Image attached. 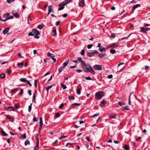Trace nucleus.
I'll list each match as a JSON object with an SVG mask.
<instances>
[{"label":"nucleus","instance_id":"obj_1","mask_svg":"<svg viewBox=\"0 0 150 150\" xmlns=\"http://www.w3.org/2000/svg\"><path fill=\"white\" fill-rule=\"evenodd\" d=\"M77 61H79L82 64V67L83 68V71L86 72H90L93 74H96L95 72L89 63L86 64L85 62L83 61L81 57L78 58Z\"/></svg>","mask_w":150,"mask_h":150},{"label":"nucleus","instance_id":"obj_2","mask_svg":"<svg viewBox=\"0 0 150 150\" xmlns=\"http://www.w3.org/2000/svg\"><path fill=\"white\" fill-rule=\"evenodd\" d=\"M104 93L102 91H99L96 93L95 94V98L98 100L100 99L104 95Z\"/></svg>","mask_w":150,"mask_h":150},{"label":"nucleus","instance_id":"obj_3","mask_svg":"<svg viewBox=\"0 0 150 150\" xmlns=\"http://www.w3.org/2000/svg\"><path fill=\"white\" fill-rule=\"evenodd\" d=\"M93 68L95 70H101L103 68L102 66L98 64L95 65L93 66Z\"/></svg>","mask_w":150,"mask_h":150},{"label":"nucleus","instance_id":"obj_4","mask_svg":"<svg viewBox=\"0 0 150 150\" xmlns=\"http://www.w3.org/2000/svg\"><path fill=\"white\" fill-rule=\"evenodd\" d=\"M72 0H65L62 3H61L59 5V6H61L62 5H64L67 4L70 2Z\"/></svg>","mask_w":150,"mask_h":150},{"label":"nucleus","instance_id":"obj_5","mask_svg":"<svg viewBox=\"0 0 150 150\" xmlns=\"http://www.w3.org/2000/svg\"><path fill=\"white\" fill-rule=\"evenodd\" d=\"M149 30H150V28H145L143 27L141 28V31L142 32L146 33Z\"/></svg>","mask_w":150,"mask_h":150},{"label":"nucleus","instance_id":"obj_6","mask_svg":"<svg viewBox=\"0 0 150 150\" xmlns=\"http://www.w3.org/2000/svg\"><path fill=\"white\" fill-rule=\"evenodd\" d=\"M5 109L6 110H8L9 111H14L15 110V109L12 106H9L6 107L5 108Z\"/></svg>","mask_w":150,"mask_h":150},{"label":"nucleus","instance_id":"obj_7","mask_svg":"<svg viewBox=\"0 0 150 150\" xmlns=\"http://www.w3.org/2000/svg\"><path fill=\"white\" fill-rule=\"evenodd\" d=\"M119 46V45L118 43H115L111 44L109 46V47L113 48L115 47H118Z\"/></svg>","mask_w":150,"mask_h":150},{"label":"nucleus","instance_id":"obj_8","mask_svg":"<svg viewBox=\"0 0 150 150\" xmlns=\"http://www.w3.org/2000/svg\"><path fill=\"white\" fill-rule=\"evenodd\" d=\"M32 33L34 34L40 35V33L38 30L35 29L34 28L32 30Z\"/></svg>","mask_w":150,"mask_h":150},{"label":"nucleus","instance_id":"obj_9","mask_svg":"<svg viewBox=\"0 0 150 150\" xmlns=\"http://www.w3.org/2000/svg\"><path fill=\"white\" fill-rule=\"evenodd\" d=\"M12 13L13 15L17 18H19L20 17L18 13L15 11H13L12 12Z\"/></svg>","mask_w":150,"mask_h":150},{"label":"nucleus","instance_id":"obj_10","mask_svg":"<svg viewBox=\"0 0 150 150\" xmlns=\"http://www.w3.org/2000/svg\"><path fill=\"white\" fill-rule=\"evenodd\" d=\"M106 104V101L105 100H103L100 104V106L101 108L103 107Z\"/></svg>","mask_w":150,"mask_h":150},{"label":"nucleus","instance_id":"obj_11","mask_svg":"<svg viewBox=\"0 0 150 150\" xmlns=\"http://www.w3.org/2000/svg\"><path fill=\"white\" fill-rule=\"evenodd\" d=\"M10 28L9 27L6 28L3 31V33L4 35H5L8 32Z\"/></svg>","mask_w":150,"mask_h":150},{"label":"nucleus","instance_id":"obj_12","mask_svg":"<svg viewBox=\"0 0 150 150\" xmlns=\"http://www.w3.org/2000/svg\"><path fill=\"white\" fill-rule=\"evenodd\" d=\"M117 117V115L116 114H110L109 116V117L111 119L116 118Z\"/></svg>","mask_w":150,"mask_h":150},{"label":"nucleus","instance_id":"obj_13","mask_svg":"<svg viewBox=\"0 0 150 150\" xmlns=\"http://www.w3.org/2000/svg\"><path fill=\"white\" fill-rule=\"evenodd\" d=\"M51 35L53 36H55L57 35V32L56 29H54L52 30L51 32Z\"/></svg>","mask_w":150,"mask_h":150},{"label":"nucleus","instance_id":"obj_14","mask_svg":"<svg viewBox=\"0 0 150 150\" xmlns=\"http://www.w3.org/2000/svg\"><path fill=\"white\" fill-rule=\"evenodd\" d=\"M140 6V4H137L135 5H134L132 8V11H133L135 9L139 7Z\"/></svg>","mask_w":150,"mask_h":150},{"label":"nucleus","instance_id":"obj_15","mask_svg":"<svg viewBox=\"0 0 150 150\" xmlns=\"http://www.w3.org/2000/svg\"><path fill=\"white\" fill-rule=\"evenodd\" d=\"M87 55L89 57H91L94 56L93 54V52L92 53L90 52H87Z\"/></svg>","mask_w":150,"mask_h":150},{"label":"nucleus","instance_id":"obj_16","mask_svg":"<svg viewBox=\"0 0 150 150\" xmlns=\"http://www.w3.org/2000/svg\"><path fill=\"white\" fill-rule=\"evenodd\" d=\"M69 59H67L65 61V62L63 64V67H64V68L65 67H66L67 66L68 63L69 62Z\"/></svg>","mask_w":150,"mask_h":150},{"label":"nucleus","instance_id":"obj_17","mask_svg":"<svg viewBox=\"0 0 150 150\" xmlns=\"http://www.w3.org/2000/svg\"><path fill=\"white\" fill-rule=\"evenodd\" d=\"M39 149V143L38 140L36 143V145L34 148V150H38Z\"/></svg>","mask_w":150,"mask_h":150},{"label":"nucleus","instance_id":"obj_18","mask_svg":"<svg viewBox=\"0 0 150 150\" xmlns=\"http://www.w3.org/2000/svg\"><path fill=\"white\" fill-rule=\"evenodd\" d=\"M84 0H81V2H80L79 3V6L81 7H83L84 4Z\"/></svg>","mask_w":150,"mask_h":150},{"label":"nucleus","instance_id":"obj_19","mask_svg":"<svg viewBox=\"0 0 150 150\" xmlns=\"http://www.w3.org/2000/svg\"><path fill=\"white\" fill-rule=\"evenodd\" d=\"M44 26V24H42L39 25L38 26V29L41 30V29H42V28H43Z\"/></svg>","mask_w":150,"mask_h":150},{"label":"nucleus","instance_id":"obj_20","mask_svg":"<svg viewBox=\"0 0 150 150\" xmlns=\"http://www.w3.org/2000/svg\"><path fill=\"white\" fill-rule=\"evenodd\" d=\"M6 117H7L8 118V119H10V121L11 122H13L14 120V119H13V118H11V117H10L9 115H6Z\"/></svg>","mask_w":150,"mask_h":150},{"label":"nucleus","instance_id":"obj_21","mask_svg":"<svg viewBox=\"0 0 150 150\" xmlns=\"http://www.w3.org/2000/svg\"><path fill=\"white\" fill-rule=\"evenodd\" d=\"M129 110V108L128 106H127L124 107H123L122 109V110Z\"/></svg>","mask_w":150,"mask_h":150},{"label":"nucleus","instance_id":"obj_22","mask_svg":"<svg viewBox=\"0 0 150 150\" xmlns=\"http://www.w3.org/2000/svg\"><path fill=\"white\" fill-rule=\"evenodd\" d=\"M118 104L122 106L123 105H125V103L124 101H119L118 102Z\"/></svg>","mask_w":150,"mask_h":150},{"label":"nucleus","instance_id":"obj_23","mask_svg":"<svg viewBox=\"0 0 150 150\" xmlns=\"http://www.w3.org/2000/svg\"><path fill=\"white\" fill-rule=\"evenodd\" d=\"M99 50L101 52H102L103 51H105V48L103 47L102 46L101 47L99 48Z\"/></svg>","mask_w":150,"mask_h":150},{"label":"nucleus","instance_id":"obj_24","mask_svg":"<svg viewBox=\"0 0 150 150\" xmlns=\"http://www.w3.org/2000/svg\"><path fill=\"white\" fill-rule=\"evenodd\" d=\"M52 86H53V85L49 86H48L46 88V90L47 93L48 92L49 89L51 88L52 87Z\"/></svg>","mask_w":150,"mask_h":150},{"label":"nucleus","instance_id":"obj_25","mask_svg":"<svg viewBox=\"0 0 150 150\" xmlns=\"http://www.w3.org/2000/svg\"><path fill=\"white\" fill-rule=\"evenodd\" d=\"M64 69V68L63 67H60L58 70L59 73V74L61 72H62Z\"/></svg>","mask_w":150,"mask_h":150},{"label":"nucleus","instance_id":"obj_26","mask_svg":"<svg viewBox=\"0 0 150 150\" xmlns=\"http://www.w3.org/2000/svg\"><path fill=\"white\" fill-rule=\"evenodd\" d=\"M40 125L41 127H42V117L40 118Z\"/></svg>","mask_w":150,"mask_h":150},{"label":"nucleus","instance_id":"obj_27","mask_svg":"<svg viewBox=\"0 0 150 150\" xmlns=\"http://www.w3.org/2000/svg\"><path fill=\"white\" fill-rule=\"evenodd\" d=\"M23 63H21L18 64L17 65V66L19 68H21L23 67Z\"/></svg>","mask_w":150,"mask_h":150},{"label":"nucleus","instance_id":"obj_28","mask_svg":"<svg viewBox=\"0 0 150 150\" xmlns=\"http://www.w3.org/2000/svg\"><path fill=\"white\" fill-rule=\"evenodd\" d=\"M19 80L20 81H21V82H27L28 81L25 78H22L20 79H19Z\"/></svg>","mask_w":150,"mask_h":150},{"label":"nucleus","instance_id":"obj_29","mask_svg":"<svg viewBox=\"0 0 150 150\" xmlns=\"http://www.w3.org/2000/svg\"><path fill=\"white\" fill-rule=\"evenodd\" d=\"M48 11L50 12H51L52 11V6L50 5L48 6Z\"/></svg>","mask_w":150,"mask_h":150},{"label":"nucleus","instance_id":"obj_30","mask_svg":"<svg viewBox=\"0 0 150 150\" xmlns=\"http://www.w3.org/2000/svg\"><path fill=\"white\" fill-rule=\"evenodd\" d=\"M64 5H62L61 6H59V8L58 9V11H61L64 8Z\"/></svg>","mask_w":150,"mask_h":150},{"label":"nucleus","instance_id":"obj_31","mask_svg":"<svg viewBox=\"0 0 150 150\" xmlns=\"http://www.w3.org/2000/svg\"><path fill=\"white\" fill-rule=\"evenodd\" d=\"M1 133L3 136H6L7 135V134L6 133L3 129H2Z\"/></svg>","mask_w":150,"mask_h":150},{"label":"nucleus","instance_id":"obj_32","mask_svg":"<svg viewBox=\"0 0 150 150\" xmlns=\"http://www.w3.org/2000/svg\"><path fill=\"white\" fill-rule=\"evenodd\" d=\"M32 104L31 103L30 105L28 106V111L29 112H30L31 111L32 109Z\"/></svg>","mask_w":150,"mask_h":150},{"label":"nucleus","instance_id":"obj_33","mask_svg":"<svg viewBox=\"0 0 150 150\" xmlns=\"http://www.w3.org/2000/svg\"><path fill=\"white\" fill-rule=\"evenodd\" d=\"M31 19L30 16H29L28 17V23L30 24V21H31Z\"/></svg>","mask_w":150,"mask_h":150},{"label":"nucleus","instance_id":"obj_34","mask_svg":"<svg viewBox=\"0 0 150 150\" xmlns=\"http://www.w3.org/2000/svg\"><path fill=\"white\" fill-rule=\"evenodd\" d=\"M124 148L125 149L128 150L129 149V146L127 145H125L124 146Z\"/></svg>","mask_w":150,"mask_h":150},{"label":"nucleus","instance_id":"obj_35","mask_svg":"<svg viewBox=\"0 0 150 150\" xmlns=\"http://www.w3.org/2000/svg\"><path fill=\"white\" fill-rule=\"evenodd\" d=\"M116 52V51L114 49H111L110 50V53L112 54H115Z\"/></svg>","mask_w":150,"mask_h":150},{"label":"nucleus","instance_id":"obj_36","mask_svg":"<svg viewBox=\"0 0 150 150\" xmlns=\"http://www.w3.org/2000/svg\"><path fill=\"white\" fill-rule=\"evenodd\" d=\"M0 77L3 79H4L5 77V75L4 73L1 74H0Z\"/></svg>","mask_w":150,"mask_h":150},{"label":"nucleus","instance_id":"obj_37","mask_svg":"<svg viewBox=\"0 0 150 150\" xmlns=\"http://www.w3.org/2000/svg\"><path fill=\"white\" fill-rule=\"evenodd\" d=\"M60 115H59V113H57L55 114V115L54 116L55 118H57V117H60Z\"/></svg>","mask_w":150,"mask_h":150},{"label":"nucleus","instance_id":"obj_38","mask_svg":"<svg viewBox=\"0 0 150 150\" xmlns=\"http://www.w3.org/2000/svg\"><path fill=\"white\" fill-rule=\"evenodd\" d=\"M18 90V88H15L12 89L11 90V92H16Z\"/></svg>","mask_w":150,"mask_h":150},{"label":"nucleus","instance_id":"obj_39","mask_svg":"<svg viewBox=\"0 0 150 150\" xmlns=\"http://www.w3.org/2000/svg\"><path fill=\"white\" fill-rule=\"evenodd\" d=\"M14 107L16 109H18L19 108V105L17 103V104H14Z\"/></svg>","mask_w":150,"mask_h":150},{"label":"nucleus","instance_id":"obj_40","mask_svg":"<svg viewBox=\"0 0 150 150\" xmlns=\"http://www.w3.org/2000/svg\"><path fill=\"white\" fill-rule=\"evenodd\" d=\"M76 93L77 94L80 95L81 94V90L80 89H77L76 91Z\"/></svg>","mask_w":150,"mask_h":150},{"label":"nucleus","instance_id":"obj_41","mask_svg":"<svg viewBox=\"0 0 150 150\" xmlns=\"http://www.w3.org/2000/svg\"><path fill=\"white\" fill-rule=\"evenodd\" d=\"M104 56V54H100L98 55V57L100 59L102 58Z\"/></svg>","mask_w":150,"mask_h":150},{"label":"nucleus","instance_id":"obj_42","mask_svg":"<svg viewBox=\"0 0 150 150\" xmlns=\"http://www.w3.org/2000/svg\"><path fill=\"white\" fill-rule=\"evenodd\" d=\"M61 86L63 89H65L67 88V86L65 85H64L63 84H61Z\"/></svg>","mask_w":150,"mask_h":150},{"label":"nucleus","instance_id":"obj_43","mask_svg":"<svg viewBox=\"0 0 150 150\" xmlns=\"http://www.w3.org/2000/svg\"><path fill=\"white\" fill-rule=\"evenodd\" d=\"M85 50L84 49L82 50H81V54L82 55H84L85 54Z\"/></svg>","mask_w":150,"mask_h":150},{"label":"nucleus","instance_id":"obj_44","mask_svg":"<svg viewBox=\"0 0 150 150\" xmlns=\"http://www.w3.org/2000/svg\"><path fill=\"white\" fill-rule=\"evenodd\" d=\"M25 145H26L28 144H30V142L28 140H26L25 142Z\"/></svg>","mask_w":150,"mask_h":150},{"label":"nucleus","instance_id":"obj_45","mask_svg":"<svg viewBox=\"0 0 150 150\" xmlns=\"http://www.w3.org/2000/svg\"><path fill=\"white\" fill-rule=\"evenodd\" d=\"M15 0H6V1L8 3L10 4Z\"/></svg>","mask_w":150,"mask_h":150},{"label":"nucleus","instance_id":"obj_46","mask_svg":"<svg viewBox=\"0 0 150 150\" xmlns=\"http://www.w3.org/2000/svg\"><path fill=\"white\" fill-rule=\"evenodd\" d=\"M21 138H23L24 139L26 138V134L25 133L22 134L21 136Z\"/></svg>","mask_w":150,"mask_h":150},{"label":"nucleus","instance_id":"obj_47","mask_svg":"<svg viewBox=\"0 0 150 150\" xmlns=\"http://www.w3.org/2000/svg\"><path fill=\"white\" fill-rule=\"evenodd\" d=\"M6 72L8 74H9L11 73L12 71L11 70L7 69L6 71Z\"/></svg>","mask_w":150,"mask_h":150},{"label":"nucleus","instance_id":"obj_48","mask_svg":"<svg viewBox=\"0 0 150 150\" xmlns=\"http://www.w3.org/2000/svg\"><path fill=\"white\" fill-rule=\"evenodd\" d=\"M34 85L35 86V87L36 88L37 84V80L36 79H35L34 80Z\"/></svg>","mask_w":150,"mask_h":150},{"label":"nucleus","instance_id":"obj_49","mask_svg":"<svg viewBox=\"0 0 150 150\" xmlns=\"http://www.w3.org/2000/svg\"><path fill=\"white\" fill-rule=\"evenodd\" d=\"M68 98L69 99L73 100L74 99V97L73 96H69Z\"/></svg>","mask_w":150,"mask_h":150},{"label":"nucleus","instance_id":"obj_50","mask_svg":"<svg viewBox=\"0 0 150 150\" xmlns=\"http://www.w3.org/2000/svg\"><path fill=\"white\" fill-rule=\"evenodd\" d=\"M38 119H37L34 116L33 118V122H35V121H38Z\"/></svg>","mask_w":150,"mask_h":150},{"label":"nucleus","instance_id":"obj_51","mask_svg":"<svg viewBox=\"0 0 150 150\" xmlns=\"http://www.w3.org/2000/svg\"><path fill=\"white\" fill-rule=\"evenodd\" d=\"M9 15V14L8 13H5L3 17L5 18H6L8 17Z\"/></svg>","mask_w":150,"mask_h":150},{"label":"nucleus","instance_id":"obj_52","mask_svg":"<svg viewBox=\"0 0 150 150\" xmlns=\"http://www.w3.org/2000/svg\"><path fill=\"white\" fill-rule=\"evenodd\" d=\"M23 89H21L20 92L18 93V95H20L22 94L23 93Z\"/></svg>","mask_w":150,"mask_h":150},{"label":"nucleus","instance_id":"obj_53","mask_svg":"<svg viewBox=\"0 0 150 150\" xmlns=\"http://www.w3.org/2000/svg\"><path fill=\"white\" fill-rule=\"evenodd\" d=\"M36 95L35 93H34L33 94V101H34L35 100Z\"/></svg>","mask_w":150,"mask_h":150},{"label":"nucleus","instance_id":"obj_54","mask_svg":"<svg viewBox=\"0 0 150 150\" xmlns=\"http://www.w3.org/2000/svg\"><path fill=\"white\" fill-rule=\"evenodd\" d=\"M85 79L88 80H92L90 76L87 77L85 78Z\"/></svg>","mask_w":150,"mask_h":150},{"label":"nucleus","instance_id":"obj_55","mask_svg":"<svg viewBox=\"0 0 150 150\" xmlns=\"http://www.w3.org/2000/svg\"><path fill=\"white\" fill-rule=\"evenodd\" d=\"M93 46V45L91 44H89L87 46V48L88 49H91Z\"/></svg>","mask_w":150,"mask_h":150},{"label":"nucleus","instance_id":"obj_56","mask_svg":"<svg viewBox=\"0 0 150 150\" xmlns=\"http://www.w3.org/2000/svg\"><path fill=\"white\" fill-rule=\"evenodd\" d=\"M54 56H52L51 58L53 60L54 62L55 63L56 62V59L54 57Z\"/></svg>","mask_w":150,"mask_h":150},{"label":"nucleus","instance_id":"obj_57","mask_svg":"<svg viewBox=\"0 0 150 150\" xmlns=\"http://www.w3.org/2000/svg\"><path fill=\"white\" fill-rule=\"evenodd\" d=\"M99 113H96V114H94L92 116H91V117H95L96 116H98L99 115Z\"/></svg>","mask_w":150,"mask_h":150},{"label":"nucleus","instance_id":"obj_58","mask_svg":"<svg viewBox=\"0 0 150 150\" xmlns=\"http://www.w3.org/2000/svg\"><path fill=\"white\" fill-rule=\"evenodd\" d=\"M28 35L29 36H33L34 35V34L32 32L29 33Z\"/></svg>","mask_w":150,"mask_h":150},{"label":"nucleus","instance_id":"obj_59","mask_svg":"<svg viewBox=\"0 0 150 150\" xmlns=\"http://www.w3.org/2000/svg\"><path fill=\"white\" fill-rule=\"evenodd\" d=\"M60 20H59L58 21H57L56 23V26L59 25L60 24Z\"/></svg>","mask_w":150,"mask_h":150},{"label":"nucleus","instance_id":"obj_60","mask_svg":"<svg viewBox=\"0 0 150 150\" xmlns=\"http://www.w3.org/2000/svg\"><path fill=\"white\" fill-rule=\"evenodd\" d=\"M7 18L8 19V20H9V19H13V16H9Z\"/></svg>","mask_w":150,"mask_h":150},{"label":"nucleus","instance_id":"obj_61","mask_svg":"<svg viewBox=\"0 0 150 150\" xmlns=\"http://www.w3.org/2000/svg\"><path fill=\"white\" fill-rule=\"evenodd\" d=\"M47 55L48 57H52V56H53V54L51 53L50 52H49L47 54Z\"/></svg>","mask_w":150,"mask_h":150},{"label":"nucleus","instance_id":"obj_62","mask_svg":"<svg viewBox=\"0 0 150 150\" xmlns=\"http://www.w3.org/2000/svg\"><path fill=\"white\" fill-rule=\"evenodd\" d=\"M38 34H35V35L34 36V37L35 38L38 39L39 38V36H38Z\"/></svg>","mask_w":150,"mask_h":150},{"label":"nucleus","instance_id":"obj_63","mask_svg":"<svg viewBox=\"0 0 150 150\" xmlns=\"http://www.w3.org/2000/svg\"><path fill=\"white\" fill-rule=\"evenodd\" d=\"M28 93L30 96H31L32 95L31 91L30 90H28Z\"/></svg>","mask_w":150,"mask_h":150},{"label":"nucleus","instance_id":"obj_64","mask_svg":"<svg viewBox=\"0 0 150 150\" xmlns=\"http://www.w3.org/2000/svg\"><path fill=\"white\" fill-rule=\"evenodd\" d=\"M93 54L94 55L95 54H98L99 53L98 51H97L96 50H94L93 51Z\"/></svg>","mask_w":150,"mask_h":150}]
</instances>
